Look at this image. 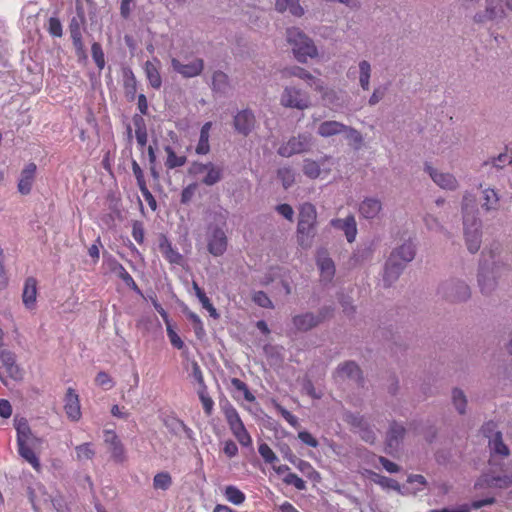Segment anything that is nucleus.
Returning a JSON list of instances; mask_svg holds the SVG:
<instances>
[{
  "label": "nucleus",
  "instance_id": "72a5a7b5",
  "mask_svg": "<svg viewBox=\"0 0 512 512\" xmlns=\"http://www.w3.org/2000/svg\"><path fill=\"white\" fill-rule=\"evenodd\" d=\"M211 127H212V123L211 122H206L202 126L201 131H200L199 142H198L197 147H196V153L197 154L204 155V154H207L209 152V150H210L209 137H210Z\"/></svg>",
  "mask_w": 512,
  "mask_h": 512
},
{
  "label": "nucleus",
  "instance_id": "9b49d317",
  "mask_svg": "<svg viewBox=\"0 0 512 512\" xmlns=\"http://www.w3.org/2000/svg\"><path fill=\"white\" fill-rule=\"evenodd\" d=\"M171 66L175 72L185 78H192L198 76L203 68V60L197 57L182 61L179 57H172Z\"/></svg>",
  "mask_w": 512,
  "mask_h": 512
},
{
  "label": "nucleus",
  "instance_id": "5701e85b",
  "mask_svg": "<svg viewBox=\"0 0 512 512\" xmlns=\"http://www.w3.org/2000/svg\"><path fill=\"white\" fill-rule=\"evenodd\" d=\"M478 283L482 293H490L496 286L494 267L490 269L485 265L481 266L478 274Z\"/></svg>",
  "mask_w": 512,
  "mask_h": 512
},
{
  "label": "nucleus",
  "instance_id": "37998d69",
  "mask_svg": "<svg viewBox=\"0 0 512 512\" xmlns=\"http://www.w3.org/2000/svg\"><path fill=\"white\" fill-rule=\"evenodd\" d=\"M343 133L345 134V138L347 139L349 145H351L356 150L361 148L363 144V137L359 131L352 127L346 126V129Z\"/></svg>",
  "mask_w": 512,
  "mask_h": 512
},
{
  "label": "nucleus",
  "instance_id": "6ab92c4d",
  "mask_svg": "<svg viewBox=\"0 0 512 512\" xmlns=\"http://www.w3.org/2000/svg\"><path fill=\"white\" fill-rule=\"evenodd\" d=\"M321 95V99L325 106L329 107L333 111H338L343 106L342 96L336 90L329 88L324 82V88L322 90H315Z\"/></svg>",
  "mask_w": 512,
  "mask_h": 512
},
{
  "label": "nucleus",
  "instance_id": "4c0bfd02",
  "mask_svg": "<svg viewBox=\"0 0 512 512\" xmlns=\"http://www.w3.org/2000/svg\"><path fill=\"white\" fill-rule=\"evenodd\" d=\"M193 289L203 308L209 312L212 318L217 319L219 317L217 310L212 305V303L210 302L209 298L205 295L203 290L195 282L193 283Z\"/></svg>",
  "mask_w": 512,
  "mask_h": 512
},
{
  "label": "nucleus",
  "instance_id": "dca6fc26",
  "mask_svg": "<svg viewBox=\"0 0 512 512\" xmlns=\"http://www.w3.org/2000/svg\"><path fill=\"white\" fill-rule=\"evenodd\" d=\"M64 409L67 417L72 421H78L81 418V406L79 395L73 388H68L64 398Z\"/></svg>",
  "mask_w": 512,
  "mask_h": 512
},
{
  "label": "nucleus",
  "instance_id": "09e8293b",
  "mask_svg": "<svg viewBox=\"0 0 512 512\" xmlns=\"http://www.w3.org/2000/svg\"><path fill=\"white\" fill-rule=\"evenodd\" d=\"M278 177L280 178L283 186L288 188L295 182V173L290 167H283L278 170Z\"/></svg>",
  "mask_w": 512,
  "mask_h": 512
},
{
  "label": "nucleus",
  "instance_id": "603ef678",
  "mask_svg": "<svg viewBox=\"0 0 512 512\" xmlns=\"http://www.w3.org/2000/svg\"><path fill=\"white\" fill-rule=\"evenodd\" d=\"M452 400L455 408L460 414H463L465 412L466 407V397L464 393L459 389H454L452 392Z\"/></svg>",
  "mask_w": 512,
  "mask_h": 512
},
{
  "label": "nucleus",
  "instance_id": "8fccbe9b",
  "mask_svg": "<svg viewBox=\"0 0 512 512\" xmlns=\"http://www.w3.org/2000/svg\"><path fill=\"white\" fill-rule=\"evenodd\" d=\"M199 399L202 403L203 409L207 415H210L213 411L214 401L208 395L207 388H199L198 390Z\"/></svg>",
  "mask_w": 512,
  "mask_h": 512
},
{
  "label": "nucleus",
  "instance_id": "7ed1b4c3",
  "mask_svg": "<svg viewBox=\"0 0 512 512\" xmlns=\"http://www.w3.org/2000/svg\"><path fill=\"white\" fill-rule=\"evenodd\" d=\"M286 39L298 62L307 63L308 59L318 57L319 52L314 41L299 28H288L286 32Z\"/></svg>",
  "mask_w": 512,
  "mask_h": 512
},
{
  "label": "nucleus",
  "instance_id": "aec40b11",
  "mask_svg": "<svg viewBox=\"0 0 512 512\" xmlns=\"http://www.w3.org/2000/svg\"><path fill=\"white\" fill-rule=\"evenodd\" d=\"M414 256L415 245L411 241H408L393 250L388 259L391 261H399L405 267L407 263L414 259Z\"/></svg>",
  "mask_w": 512,
  "mask_h": 512
},
{
  "label": "nucleus",
  "instance_id": "5fc2aeb1",
  "mask_svg": "<svg viewBox=\"0 0 512 512\" xmlns=\"http://www.w3.org/2000/svg\"><path fill=\"white\" fill-rule=\"evenodd\" d=\"M213 88L217 91H224L228 85V77L225 73L217 71L212 77Z\"/></svg>",
  "mask_w": 512,
  "mask_h": 512
},
{
  "label": "nucleus",
  "instance_id": "ddd939ff",
  "mask_svg": "<svg viewBox=\"0 0 512 512\" xmlns=\"http://www.w3.org/2000/svg\"><path fill=\"white\" fill-rule=\"evenodd\" d=\"M208 251L213 256H221L227 249V237L225 231L221 227L210 226L207 236Z\"/></svg>",
  "mask_w": 512,
  "mask_h": 512
},
{
  "label": "nucleus",
  "instance_id": "f257e3e1",
  "mask_svg": "<svg viewBox=\"0 0 512 512\" xmlns=\"http://www.w3.org/2000/svg\"><path fill=\"white\" fill-rule=\"evenodd\" d=\"M489 447L491 450L490 458V472L483 474L475 483L474 489L476 491L486 489H506L512 486V470L498 473V464L496 463L495 456L500 455L506 457L509 455L508 447L503 443L501 433L496 432L489 439Z\"/></svg>",
  "mask_w": 512,
  "mask_h": 512
},
{
  "label": "nucleus",
  "instance_id": "6e6552de",
  "mask_svg": "<svg viewBox=\"0 0 512 512\" xmlns=\"http://www.w3.org/2000/svg\"><path fill=\"white\" fill-rule=\"evenodd\" d=\"M225 417L232 434L238 440V442L244 447L251 446L252 438L245 428L236 409L233 407L226 408Z\"/></svg>",
  "mask_w": 512,
  "mask_h": 512
},
{
  "label": "nucleus",
  "instance_id": "864d4df0",
  "mask_svg": "<svg viewBox=\"0 0 512 512\" xmlns=\"http://www.w3.org/2000/svg\"><path fill=\"white\" fill-rule=\"evenodd\" d=\"M96 385L102 387L105 390H109L114 387L115 382L113 378L106 372L101 371L95 377Z\"/></svg>",
  "mask_w": 512,
  "mask_h": 512
},
{
  "label": "nucleus",
  "instance_id": "f03ea898",
  "mask_svg": "<svg viewBox=\"0 0 512 512\" xmlns=\"http://www.w3.org/2000/svg\"><path fill=\"white\" fill-rule=\"evenodd\" d=\"M463 231L467 249L471 253H476L482 242V223L478 217V211L475 205V197L470 193H465L462 199Z\"/></svg>",
  "mask_w": 512,
  "mask_h": 512
},
{
  "label": "nucleus",
  "instance_id": "4be33fe9",
  "mask_svg": "<svg viewBox=\"0 0 512 512\" xmlns=\"http://www.w3.org/2000/svg\"><path fill=\"white\" fill-rule=\"evenodd\" d=\"M358 84L363 91H368L371 86L372 65L368 60L362 59L357 63L355 71Z\"/></svg>",
  "mask_w": 512,
  "mask_h": 512
},
{
  "label": "nucleus",
  "instance_id": "2f4dec72",
  "mask_svg": "<svg viewBox=\"0 0 512 512\" xmlns=\"http://www.w3.org/2000/svg\"><path fill=\"white\" fill-rule=\"evenodd\" d=\"M276 9L279 12L289 11L296 17H301L304 14V9L299 4V0H277Z\"/></svg>",
  "mask_w": 512,
  "mask_h": 512
},
{
  "label": "nucleus",
  "instance_id": "0eeeda50",
  "mask_svg": "<svg viewBox=\"0 0 512 512\" xmlns=\"http://www.w3.org/2000/svg\"><path fill=\"white\" fill-rule=\"evenodd\" d=\"M280 103L286 108L305 110L310 107L311 100L309 95L300 88L286 86L280 96Z\"/></svg>",
  "mask_w": 512,
  "mask_h": 512
},
{
  "label": "nucleus",
  "instance_id": "a211bd4d",
  "mask_svg": "<svg viewBox=\"0 0 512 512\" xmlns=\"http://www.w3.org/2000/svg\"><path fill=\"white\" fill-rule=\"evenodd\" d=\"M14 426L17 432V445L23 443H40V440L32 434L26 419L15 418Z\"/></svg>",
  "mask_w": 512,
  "mask_h": 512
},
{
  "label": "nucleus",
  "instance_id": "58836bf2",
  "mask_svg": "<svg viewBox=\"0 0 512 512\" xmlns=\"http://www.w3.org/2000/svg\"><path fill=\"white\" fill-rule=\"evenodd\" d=\"M289 462L292 463L305 476L311 479L319 478V474L315 471L309 462L298 458H289Z\"/></svg>",
  "mask_w": 512,
  "mask_h": 512
},
{
  "label": "nucleus",
  "instance_id": "1a4fd4ad",
  "mask_svg": "<svg viewBox=\"0 0 512 512\" xmlns=\"http://www.w3.org/2000/svg\"><path fill=\"white\" fill-rule=\"evenodd\" d=\"M312 147V136L308 133H302L298 136L291 137L284 142L279 148L278 153L283 157H291L295 154L308 152Z\"/></svg>",
  "mask_w": 512,
  "mask_h": 512
},
{
  "label": "nucleus",
  "instance_id": "bf43d9fd",
  "mask_svg": "<svg viewBox=\"0 0 512 512\" xmlns=\"http://www.w3.org/2000/svg\"><path fill=\"white\" fill-rule=\"evenodd\" d=\"M284 483L287 485H293L298 490H304L306 488L305 482L294 473H287L283 478Z\"/></svg>",
  "mask_w": 512,
  "mask_h": 512
},
{
  "label": "nucleus",
  "instance_id": "39448f33",
  "mask_svg": "<svg viewBox=\"0 0 512 512\" xmlns=\"http://www.w3.org/2000/svg\"><path fill=\"white\" fill-rule=\"evenodd\" d=\"M316 222V209L310 203H304L300 207L298 221V239L302 246H308L310 239L314 236V225Z\"/></svg>",
  "mask_w": 512,
  "mask_h": 512
},
{
  "label": "nucleus",
  "instance_id": "a19ab883",
  "mask_svg": "<svg viewBox=\"0 0 512 512\" xmlns=\"http://www.w3.org/2000/svg\"><path fill=\"white\" fill-rule=\"evenodd\" d=\"M76 458L78 461H87L93 459L95 450L92 443H83L75 447Z\"/></svg>",
  "mask_w": 512,
  "mask_h": 512
},
{
  "label": "nucleus",
  "instance_id": "e2e57ef3",
  "mask_svg": "<svg viewBox=\"0 0 512 512\" xmlns=\"http://www.w3.org/2000/svg\"><path fill=\"white\" fill-rule=\"evenodd\" d=\"M385 93H386V87L381 86V85L375 87L369 100H368L369 105L374 106L377 103H379L383 99Z\"/></svg>",
  "mask_w": 512,
  "mask_h": 512
},
{
  "label": "nucleus",
  "instance_id": "79ce46f5",
  "mask_svg": "<svg viewBox=\"0 0 512 512\" xmlns=\"http://www.w3.org/2000/svg\"><path fill=\"white\" fill-rule=\"evenodd\" d=\"M114 271L117 273L119 278L123 280V282L130 288H132L134 291H136L138 294H141L140 289L138 288L137 284L135 283L132 276L127 272V270L121 265L120 263H115Z\"/></svg>",
  "mask_w": 512,
  "mask_h": 512
},
{
  "label": "nucleus",
  "instance_id": "de8ad7c7",
  "mask_svg": "<svg viewBox=\"0 0 512 512\" xmlns=\"http://www.w3.org/2000/svg\"><path fill=\"white\" fill-rule=\"evenodd\" d=\"M171 484L172 479L167 472H161L154 476L153 486L155 489L167 490Z\"/></svg>",
  "mask_w": 512,
  "mask_h": 512
},
{
  "label": "nucleus",
  "instance_id": "680f3d73",
  "mask_svg": "<svg viewBox=\"0 0 512 512\" xmlns=\"http://www.w3.org/2000/svg\"><path fill=\"white\" fill-rule=\"evenodd\" d=\"M49 33L54 37L62 36V24L58 18L51 17L48 22Z\"/></svg>",
  "mask_w": 512,
  "mask_h": 512
},
{
  "label": "nucleus",
  "instance_id": "69168bd1",
  "mask_svg": "<svg viewBox=\"0 0 512 512\" xmlns=\"http://www.w3.org/2000/svg\"><path fill=\"white\" fill-rule=\"evenodd\" d=\"M135 137L139 146L141 148L145 147L147 144V132L144 126L137 125L135 130Z\"/></svg>",
  "mask_w": 512,
  "mask_h": 512
},
{
  "label": "nucleus",
  "instance_id": "7c9ffc66",
  "mask_svg": "<svg viewBox=\"0 0 512 512\" xmlns=\"http://www.w3.org/2000/svg\"><path fill=\"white\" fill-rule=\"evenodd\" d=\"M223 168L211 162L206 163V171L202 177V182L208 186L214 185L222 178Z\"/></svg>",
  "mask_w": 512,
  "mask_h": 512
},
{
  "label": "nucleus",
  "instance_id": "6e6d98bb",
  "mask_svg": "<svg viewBox=\"0 0 512 512\" xmlns=\"http://www.w3.org/2000/svg\"><path fill=\"white\" fill-rule=\"evenodd\" d=\"M258 451L261 457L264 459V461L269 464H273L278 460L276 454L266 443L260 444L258 447Z\"/></svg>",
  "mask_w": 512,
  "mask_h": 512
},
{
  "label": "nucleus",
  "instance_id": "b1692460",
  "mask_svg": "<svg viewBox=\"0 0 512 512\" xmlns=\"http://www.w3.org/2000/svg\"><path fill=\"white\" fill-rule=\"evenodd\" d=\"M255 123V117L249 110L240 111L234 118L235 129L244 135L252 130Z\"/></svg>",
  "mask_w": 512,
  "mask_h": 512
},
{
  "label": "nucleus",
  "instance_id": "cd10ccee",
  "mask_svg": "<svg viewBox=\"0 0 512 512\" xmlns=\"http://www.w3.org/2000/svg\"><path fill=\"white\" fill-rule=\"evenodd\" d=\"M404 266L399 261L387 260L383 273V283L385 286L393 284L400 276Z\"/></svg>",
  "mask_w": 512,
  "mask_h": 512
},
{
  "label": "nucleus",
  "instance_id": "13d9d810",
  "mask_svg": "<svg viewBox=\"0 0 512 512\" xmlns=\"http://www.w3.org/2000/svg\"><path fill=\"white\" fill-rule=\"evenodd\" d=\"M132 168H133L134 176L137 179V182H138V185H139L141 191L143 192L144 195H148V196L151 197V194L149 193V191L146 188V184H145V180H144V175H143L142 169L140 168V166L135 161L133 162Z\"/></svg>",
  "mask_w": 512,
  "mask_h": 512
},
{
  "label": "nucleus",
  "instance_id": "423d86ee",
  "mask_svg": "<svg viewBox=\"0 0 512 512\" xmlns=\"http://www.w3.org/2000/svg\"><path fill=\"white\" fill-rule=\"evenodd\" d=\"M334 160L331 156H322L318 160L312 158H305L302 162L303 174L311 179H325L332 171Z\"/></svg>",
  "mask_w": 512,
  "mask_h": 512
},
{
  "label": "nucleus",
  "instance_id": "bb28decb",
  "mask_svg": "<svg viewBox=\"0 0 512 512\" xmlns=\"http://www.w3.org/2000/svg\"><path fill=\"white\" fill-rule=\"evenodd\" d=\"M36 173V165L29 163L21 172L18 183V190L21 194H28L31 191L32 184Z\"/></svg>",
  "mask_w": 512,
  "mask_h": 512
},
{
  "label": "nucleus",
  "instance_id": "9d476101",
  "mask_svg": "<svg viewBox=\"0 0 512 512\" xmlns=\"http://www.w3.org/2000/svg\"><path fill=\"white\" fill-rule=\"evenodd\" d=\"M423 169L439 188L447 191L459 188V181L454 174L435 168L431 162H425Z\"/></svg>",
  "mask_w": 512,
  "mask_h": 512
},
{
  "label": "nucleus",
  "instance_id": "c9c22d12",
  "mask_svg": "<svg viewBox=\"0 0 512 512\" xmlns=\"http://www.w3.org/2000/svg\"><path fill=\"white\" fill-rule=\"evenodd\" d=\"M499 195L491 188H485L482 191V207L487 210H496L499 205Z\"/></svg>",
  "mask_w": 512,
  "mask_h": 512
},
{
  "label": "nucleus",
  "instance_id": "3c124183",
  "mask_svg": "<svg viewBox=\"0 0 512 512\" xmlns=\"http://www.w3.org/2000/svg\"><path fill=\"white\" fill-rule=\"evenodd\" d=\"M166 331H167V336L170 340L171 345L173 347H175L176 349H179V350L183 349L184 342L180 338V336L177 334V332L174 330L171 322L166 324Z\"/></svg>",
  "mask_w": 512,
  "mask_h": 512
},
{
  "label": "nucleus",
  "instance_id": "052dcab7",
  "mask_svg": "<svg viewBox=\"0 0 512 512\" xmlns=\"http://www.w3.org/2000/svg\"><path fill=\"white\" fill-rule=\"evenodd\" d=\"M373 481L378 483L383 488L394 489V490L400 489V487L396 481H394L391 478H387L385 476L374 474Z\"/></svg>",
  "mask_w": 512,
  "mask_h": 512
},
{
  "label": "nucleus",
  "instance_id": "0e129e2a",
  "mask_svg": "<svg viewBox=\"0 0 512 512\" xmlns=\"http://www.w3.org/2000/svg\"><path fill=\"white\" fill-rule=\"evenodd\" d=\"M298 437L304 444L310 447L315 448L318 446V441L307 431H300L298 433Z\"/></svg>",
  "mask_w": 512,
  "mask_h": 512
},
{
  "label": "nucleus",
  "instance_id": "a18cd8bd",
  "mask_svg": "<svg viewBox=\"0 0 512 512\" xmlns=\"http://www.w3.org/2000/svg\"><path fill=\"white\" fill-rule=\"evenodd\" d=\"M341 230L344 232L348 242H353L357 234L356 221L353 216L346 217V222L343 223Z\"/></svg>",
  "mask_w": 512,
  "mask_h": 512
},
{
  "label": "nucleus",
  "instance_id": "473e14b6",
  "mask_svg": "<svg viewBox=\"0 0 512 512\" xmlns=\"http://www.w3.org/2000/svg\"><path fill=\"white\" fill-rule=\"evenodd\" d=\"M360 377V369L354 362H346L338 367L336 371V378L338 379H358Z\"/></svg>",
  "mask_w": 512,
  "mask_h": 512
},
{
  "label": "nucleus",
  "instance_id": "412c9836",
  "mask_svg": "<svg viewBox=\"0 0 512 512\" xmlns=\"http://www.w3.org/2000/svg\"><path fill=\"white\" fill-rule=\"evenodd\" d=\"M160 68L161 63L157 58H153L152 60L146 61V63L144 64L146 78L149 84L155 89H159L162 85Z\"/></svg>",
  "mask_w": 512,
  "mask_h": 512
},
{
  "label": "nucleus",
  "instance_id": "f704fd0d",
  "mask_svg": "<svg viewBox=\"0 0 512 512\" xmlns=\"http://www.w3.org/2000/svg\"><path fill=\"white\" fill-rule=\"evenodd\" d=\"M160 251L170 263L178 265L182 264V255L176 251L166 239L160 243Z\"/></svg>",
  "mask_w": 512,
  "mask_h": 512
},
{
  "label": "nucleus",
  "instance_id": "c03bdc74",
  "mask_svg": "<svg viewBox=\"0 0 512 512\" xmlns=\"http://www.w3.org/2000/svg\"><path fill=\"white\" fill-rule=\"evenodd\" d=\"M408 486L405 488L407 492L413 494L423 490L426 487V480L422 475H412L407 480Z\"/></svg>",
  "mask_w": 512,
  "mask_h": 512
},
{
  "label": "nucleus",
  "instance_id": "a878e982",
  "mask_svg": "<svg viewBox=\"0 0 512 512\" xmlns=\"http://www.w3.org/2000/svg\"><path fill=\"white\" fill-rule=\"evenodd\" d=\"M317 266L323 281H331L335 274V266L331 258L325 252H319L317 256Z\"/></svg>",
  "mask_w": 512,
  "mask_h": 512
},
{
  "label": "nucleus",
  "instance_id": "f3484780",
  "mask_svg": "<svg viewBox=\"0 0 512 512\" xmlns=\"http://www.w3.org/2000/svg\"><path fill=\"white\" fill-rule=\"evenodd\" d=\"M104 442L109 446L112 458L117 462L125 460V449L113 430L104 431Z\"/></svg>",
  "mask_w": 512,
  "mask_h": 512
},
{
  "label": "nucleus",
  "instance_id": "20e7f679",
  "mask_svg": "<svg viewBox=\"0 0 512 512\" xmlns=\"http://www.w3.org/2000/svg\"><path fill=\"white\" fill-rule=\"evenodd\" d=\"M485 2V9L473 16V21L477 24L504 19L507 12H512V0H486Z\"/></svg>",
  "mask_w": 512,
  "mask_h": 512
},
{
  "label": "nucleus",
  "instance_id": "4d7b16f0",
  "mask_svg": "<svg viewBox=\"0 0 512 512\" xmlns=\"http://www.w3.org/2000/svg\"><path fill=\"white\" fill-rule=\"evenodd\" d=\"M92 57L97 67L102 70L105 66V58L103 50L98 43H93L91 47Z\"/></svg>",
  "mask_w": 512,
  "mask_h": 512
},
{
  "label": "nucleus",
  "instance_id": "4468645a",
  "mask_svg": "<svg viewBox=\"0 0 512 512\" xmlns=\"http://www.w3.org/2000/svg\"><path fill=\"white\" fill-rule=\"evenodd\" d=\"M282 77L289 78V77H297L304 81H306L307 85L313 89V90H322L324 88V81L320 78H317L313 76L309 71L306 69L299 67V66H293L290 68H286L282 71Z\"/></svg>",
  "mask_w": 512,
  "mask_h": 512
},
{
  "label": "nucleus",
  "instance_id": "e433bc0d",
  "mask_svg": "<svg viewBox=\"0 0 512 512\" xmlns=\"http://www.w3.org/2000/svg\"><path fill=\"white\" fill-rule=\"evenodd\" d=\"M293 323L298 330H308L317 325L318 319L314 315L306 313L294 317Z\"/></svg>",
  "mask_w": 512,
  "mask_h": 512
},
{
  "label": "nucleus",
  "instance_id": "ea45409f",
  "mask_svg": "<svg viewBox=\"0 0 512 512\" xmlns=\"http://www.w3.org/2000/svg\"><path fill=\"white\" fill-rule=\"evenodd\" d=\"M225 498L234 505H241L245 499V494L236 486L229 485L224 490Z\"/></svg>",
  "mask_w": 512,
  "mask_h": 512
},
{
  "label": "nucleus",
  "instance_id": "c756f323",
  "mask_svg": "<svg viewBox=\"0 0 512 512\" xmlns=\"http://www.w3.org/2000/svg\"><path fill=\"white\" fill-rule=\"evenodd\" d=\"M37 443H23L18 445V453L24 458L35 470L39 471L41 464L39 458L33 451V447Z\"/></svg>",
  "mask_w": 512,
  "mask_h": 512
},
{
  "label": "nucleus",
  "instance_id": "774afa93",
  "mask_svg": "<svg viewBox=\"0 0 512 512\" xmlns=\"http://www.w3.org/2000/svg\"><path fill=\"white\" fill-rule=\"evenodd\" d=\"M253 300L261 307H270L271 301L264 292H256L253 296Z\"/></svg>",
  "mask_w": 512,
  "mask_h": 512
},
{
  "label": "nucleus",
  "instance_id": "2eb2a0df",
  "mask_svg": "<svg viewBox=\"0 0 512 512\" xmlns=\"http://www.w3.org/2000/svg\"><path fill=\"white\" fill-rule=\"evenodd\" d=\"M38 282L34 277H28L23 285L22 303L28 311L37 308Z\"/></svg>",
  "mask_w": 512,
  "mask_h": 512
},
{
  "label": "nucleus",
  "instance_id": "c85d7f7f",
  "mask_svg": "<svg viewBox=\"0 0 512 512\" xmlns=\"http://www.w3.org/2000/svg\"><path fill=\"white\" fill-rule=\"evenodd\" d=\"M346 129V125L341 122L329 120L319 124L317 133L324 138L342 134Z\"/></svg>",
  "mask_w": 512,
  "mask_h": 512
},
{
  "label": "nucleus",
  "instance_id": "393cba45",
  "mask_svg": "<svg viewBox=\"0 0 512 512\" xmlns=\"http://www.w3.org/2000/svg\"><path fill=\"white\" fill-rule=\"evenodd\" d=\"M382 210V203L379 199L370 197L364 199L359 206L361 216L366 219L376 218Z\"/></svg>",
  "mask_w": 512,
  "mask_h": 512
},
{
  "label": "nucleus",
  "instance_id": "338daca9",
  "mask_svg": "<svg viewBox=\"0 0 512 512\" xmlns=\"http://www.w3.org/2000/svg\"><path fill=\"white\" fill-rule=\"evenodd\" d=\"M277 212L289 221L293 220L294 210L288 204H280L276 207Z\"/></svg>",
  "mask_w": 512,
  "mask_h": 512
},
{
  "label": "nucleus",
  "instance_id": "49530a36",
  "mask_svg": "<svg viewBox=\"0 0 512 512\" xmlns=\"http://www.w3.org/2000/svg\"><path fill=\"white\" fill-rule=\"evenodd\" d=\"M165 151L167 153L166 166L170 169L180 167L184 165L186 158L184 156H178L173 151L171 147H166Z\"/></svg>",
  "mask_w": 512,
  "mask_h": 512
},
{
  "label": "nucleus",
  "instance_id": "f8f14e48",
  "mask_svg": "<svg viewBox=\"0 0 512 512\" xmlns=\"http://www.w3.org/2000/svg\"><path fill=\"white\" fill-rule=\"evenodd\" d=\"M22 371L16 364L15 355L10 351H1L0 353V379L4 381L5 378L13 380L22 379Z\"/></svg>",
  "mask_w": 512,
  "mask_h": 512
}]
</instances>
